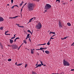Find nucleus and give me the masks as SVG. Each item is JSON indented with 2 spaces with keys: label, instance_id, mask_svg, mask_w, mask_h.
<instances>
[{
  "label": "nucleus",
  "instance_id": "f03ea898",
  "mask_svg": "<svg viewBox=\"0 0 74 74\" xmlns=\"http://www.w3.org/2000/svg\"><path fill=\"white\" fill-rule=\"evenodd\" d=\"M51 8V5H49V4H47L46 5L45 7V10H48L49 9H50Z\"/></svg>",
  "mask_w": 74,
  "mask_h": 74
},
{
  "label": "nucleus",
  "instance_id": "6e6552de",
  "mask_svg": "<svg viewBox=\"0 0 74 74\" xmlns=\"http://www.w3.org/2000/svg\"><path fill=\"white\" fill-rule=\"evenodd\" d=\"M42 66V65L41 64H38V66H37L36 67H35V68H37V67H41Z\"/></svg>",
  "mask_w": 74,
  "mask_h": 74
},
{
  "label": "nucleus",
  "instance_id": "680f3d73",
  "mask_svg": "<svg viewBox=\"0 0 74 74\" xmlns=\"http://www.w3.org/2000/svg\"><path fill=\"white\" fill-rule=\"evenodd\" d=\"M42 51L44 53V50H43Z\"/></svg>",
  "mask_w": 74,
  "mask_h": 74
},
{
  "label": "nucleus",
  "instance_id": "39448f33",
  "mask_svg": "<svg viewBox=\"0 0 74 74\" xmlns=\"http://www.w3.org/2000/svg\"><path fill=\"white\" fill-rule=\"evenodd\" d=\"M11 47H12V48H13V49H17L18 47V46H17V45L15 44L12 45Z\"/></svg>",
  "mask_w": 74,
  "mask_h": 74
},
{
  "label": "nucleus",
  "instance_id": "0e129e2a",
  "mask_svg": "<svg viewBox=\"0 0 74 74\" xmlns=\"http://www.w3.org/2000/svg\"><path fill=\"white\" fill-rule=\"evenodd\" d=\"M7 5H8V6H9V5H10V4H7Z\"/></svg>",
  "mask_w": 74,
  "mask_h": 74
},
{
  "label": "nucleus",
  "instance_id": "4c0bfd02",
  "mask_svg": "<svg viewBox=\"0 0 74 74\" xmlns=\"http://www.w3.org/2000/svg\"><path fill=\"white\" fill-rule=\"evenodd\" d=\"M46 45V43H44L43 44H41V45Z\"/></svg>",
  "mask_w": 74,
  "mask_h": 74
},
{
  "label": "nucleus",
  "instance_id": "b1692460",
  "mask_svg": "<svg viewBox=\"0 0 74 74\" xmlns=\"http://www.w3.org/2000/svg\"><path fill=\"white\" fill-rule=\"evenodd\" d=\"M0 29L1 30H2L3 29V27H1L0 28Z\"/></svg>",
  "mask_w": 74,
  "mask_h": 74
},
{
  "label": "nucleus",
  "instance_id": "2eb2a0df",
  "mask_svg": "<svg viewBox=\"0 0 74 74\" xmlns=\"http://www.w3.org/2000/svg\"><path fill=\"white\" fill-rule=\"evenodd\" d=\"M31 19L32 20H33V21H34V20H35V19H36V17H34L31 18Z\"/></svg>",
  "mask_w": 74,
  "mask_h": 74
},
{
  "label": "nucleus",
  "instance_id": "4be33fe9",
  "mask_svg": "<svg viewBox=\"0 0 74 74\" xmlns=\"http://www.w3.org/2000/svg\"><path fill=\"white\" fill-rule=\"evenodd\" d=\"M32 74H37V73H36L33 71H32Z\"/></svg>",
  "mask_w": 74,
  "mask_h": 74
},
{
  "label": "nucleus",
  "instance_id": "0eeeda50",
  "mask_svg": "<svg viewBox=\"0 0 74 74\" xmlns=\"http://www.w3.org/2000/svg\"><path fill=\"white\" fill-rule=\"evenodd\" d=\"M4 21V18L3 17L0 16V22H3Z\"/></svg>",
  "mask_w": 74,
  "mask_h": 74
},
{
  "label": "nucleus",
  "instance_id": "a878e982",
  "mask_svg": "<svg viewBox=\"0 0 74 74\" xmlns=\"http://www.w3.org/2000/svg\"><path fill=\"white\" fill-rule=\"evenodd\" d=\"M32 18H31L29 20V22H31V21H32Z\"/></svg>",
  "mask_w": 74,
  "mask_h": 74
},
{
  "label": "nucleus",
  "instance_id": "412c9836",
  "mask_svg": "<svg viewBox=\"0 0 74 74\" xmlns=\"http://www.w3.org/2000/svg\"><path fill=\"white\" fill-rule=\"evenodd\" d=\"M40 61L41 64H42V65H44V64L42 63V61H41V60H40Z\"/></svg>",
  "mask_w": 74,
  "mask_h": 74
},
{
  "label": "nucleus",
  "instance_id": "f704fd0d",
  "mask_svg": "<svg viewBox=\"0 0 74 74\" xmlns=\"http://www.w3.org/2000/svg\"><path fill=\"white\" fill-rule=\"evenodd\" d=\"M29 41L31 42V40L30 39V38H29Z\"/></svg>",
  "mask_w": 74,
  "mask_h": 74
},
{
  "label": "nucleus",
  "instance_id": "9b49d317",
  "mask_svg": "<svg viewBox=\"0 0 74 74\" xmlns=\"http://www.w3.org/2000/svg\"><path fill=\"white\" fill-rule=\"evenodd\" d=\"M55 34V32H50L49 34Z\"/></svg>",
  "mask_w": 74,
  "mask_h": 74
},
{
  "label": "nucleus",
  "instance_id": "f257e3e1",
  "mask_svg": "<svg viewBox=\"0 0 74 74\" xmlns=\"http://www.w3.org/2000/svg\"><path fill=\"white\" fill-rule=\"evenodd\" d=\"M34 4L30 3L27 5V9L28 11H32L34 10Z\"/></svg>",
  "mask_w": 74,
  "mask_h": 74
},
{
  "label": "nucleus",
  "instance_id": "4468645a",
  "mask_svg": "<svg viewBox=\"0 0 74 74\" xmlns=\"http://www.w3.org/2000/svg\"><path fill=\"white\" fill-rule=\"evenodd\" d=\"M22 64H17L16 65V66H21V65H22Z\"/></svg>",
  "mask_w": 74,
  "mask_h": 74
},
{
  "label": "nucleus",
  "instance_id": "69168bd1",
  "mask_svg": "<svg viewBox=\"0 0 74 74\" xmlns=\"http://www.w3.org/2000/svg\"><path fill=\"white\" fill-rule=\"evenodd\" d=\"M62 4H64V5H65V3H64Z\"/></svg>",
  "mask_w": 74,
  "mask_h": 74
},
{
  "label": "nucleus",
  "instance_id": "c03bdc74",
  "mask_svg": "<svg viewBox=\"0 0 74 74\" xmlns=\"http://www.w3.org/2000/svg\"><path fill=\"white\" fill-rule=\"evenodd\" d=\"M47 12V10H45L44 11V13H45V12Z\"/></svg>",
  "mask_w": 74,
  "mask_h": 74
},
{
  "label": "nucleus",
  "instance_id": "052dcab7",
  "mask_svg": "<svg viewBox=\"0 0 74 74\" xmlns=\"http://www.w3.org/2000/svg\"><path fill=\"white\" fill-rule=\"evenodd\" d=\"M17 62H16V63H15V64H16V65H17Z\"/></svg>",
  "mask_w": 74,
  "mask_h": 74
},
{
  "label": "nucleus",
  "instance_id": "c85d7f7f",
  "mask_svg": "<svg viewBox=\"0 0 74 74\" xmlns=\"http://www.w3.org/2000/svg\"><path fill=\"white\" fill-rule=\"evenodd\" d=\"M14 7H18V6L17 5H14Z\"/></svg>",
  "mask_w": 74,
  "mask_h": 74
},
{
  "label": "nucleus",
  "instance_id": "7c9ffc66",
  "mask_svg": "<svg viewBox=\"0 0 74 74\" xmlns=\"http://www.w3.org/2000/svg\"><path fill=\"white\" fill-rule=\"evenodd\" d=\"M13 1H14V0H11V2L12 3H12H13Z\"/></svg>",
  "mask_w": 74,
  "mask_h": 74
},
{
  "label": "nucleus",
  "instance_id": "cd10ccee",
  "mask_svg": "<svg viewBox=\"0 0 74 74\" xmlns=\"http://www.w3.org/2000/svg\"><path fill=\"white\" fill-rule=\"evenodd\" d=\"M27 64H26L25 65V68H26V67H27Z\"/></svg>",
  "mask_w": 74,
  "mask_h": 74
},
{
  "label": "nucleus",
  "instance_id": "a211bd4d",
  "mask_svg": "<svg viewBox=\"0 0 74 74\" xmlns=\"http://www.w3.org/2000/svg\"><path fill=\"white\" fill-rule=\"evenodd\" d=\"M47 45H50V43L49 42V41L47 43Z\"/></svg>",
  "mask_w": 74,
  "mask_h": 74
},
{
  "label": "nucleus",
  "instance_id": "ddd939ff",
  "mask_svg": "<svg viewBox=\"0 0 74 74\" xmlns=\"http://www.w3.org/2000/svg\"><path fill=\"white\" fill-rule=\"evenodd\" d=\"M67 25L68 26H71V24H70V23H67Z\"/></svg>",
  "mask_w": 74,
  "mask_h": 74
},
{
  "label": "nucleus",
  "instance_id": "8fccbe9b",
  "mask_svg": "<svg viewBox=\"0 0 74 74\" xmlns=\"http://www.w3.org/2000/svg\"><path fill=\"white\" fill-rule=\"evenodd\" d=\"M71 71H74V69H72L71 70Z\"/></svg>",
  "mask_w": 74,
  "mask_h": 74
},
{
  "label": "nucleus",
  "instance_id": "9d476101",
  "mask_svg": "<svg viewBox=\"0 0 74 74\" xmlns=\"http://www.w3.org/2000/svg\"><path fill=\"white\" fill-rule=\"evenodd\" d=\"M10 44H12V42H14V40H12L11 39H10Z\"/></svg>",
  "mask_w": 74,
  "mask_h": 74
},
{
  "label": "nucleus",
  "instance_id": "4d7b16f0",
  "mask_svg": "<svg viewBox=\"0 0 74 74\" xmlns=\"http://www.w3.org/2000/svg\"><path fill=\"white\" fill-rule=\"evenodd\" d=\"M36 1H39V0H36Z\"/></svg>",
  "mask_w": 74,
  "mask_h": 74
},
{
  "label": "nucleus",
  "instance_id": "de8ad7c7",
  "mask_svg": "<svg viewBox=\"0 0 74 74\" xmlns=\"http://www.w3.org/2000/svg\"><path fill=\"white\" fill-rule=\"evenodd\" d=\"M29 38V37H27H27L25 38L26 40L27 39V38Z\"/></svg>",
  "mask_w": 74,
  "mask_h": 74
},
{
  "label": "nucleus",
  "instance_id": "e2e57ef3",
  "mask_svg": "<svg viewBox=\"0 0 74 74\" xmlns=\"http://www.w3.org/2000/svg\"><path fill=\"white\" fill-rule=\"evenodd\" d=\"M43 49H45V48H43Z\"/></svg>",
  "mask_w": 74,
  "mask_h": 74
},
{
  "label": "nucleus",
  "instance_id": "6ab92c4d",
  "mask_svg": "<svg viewBox=\"0 0 74 74\" xmlns=\"http://www.w3.org/2000/svg\"><path fill=\"white\" fill-rule=\"evenodd\" d=\"M26 4H27V3H25V4L22 6V8H23V7H24L25 6V5H26Z\"/></svg>",
  "mask_w": 74,
  "mask_h": 74
},
{
  "label": "nucleus",
  "instance_id": "473e14b6",
  "mask_svg": "<svg viewBox=\"0 0 74 74\" xmlns=\"http://www.w3.org/2000/svg\"><path fill=\"white\" fill-rule=\"evenodd\" d=\"M68 37L67 36H66V37H65L64 38V39H66V38H67Z\"/></svg>",
  "mask_w": 74,
  "mask_h": 74
},
{
  "label": "nucleus",
  "instance_id": "603ef678",
  "mask_svg": "<svg viewBox=\"0 0 74 74\" xmlns=\"http://www.w3.org/2000/svg\"><path fill=\"white\" fill-rule=\"evenodd\" d=\"M15 35H16V34H14V38H15Z\"/></svg>",
  "mask_w": 74,
  "mask_h": 74
},
{
  "label": "nucleus",
  "instance_id": "774afa93",
  "mask_svg": "<svg viewBox=\"0 0 74 74\" xmlns=\"http://www.w3.org/2000/svg\"><path fill=\"white\" fill-rule=\"evenodd\" d=\"M56 74H62V73L59 74V73H56Z\"/></svg>",
  "mask_w": 74,
  "mask_h": 74
},
{
  "label": "nucleus",
  "instance_id": "864d4df0",
  "mask_svg": "<svg viewBox=\"0 0 74 74\" xmlns=\"http://www.w3.org/2000/svg\"><path fill=\"white\" fill-rule=\"evenodd\" d=\"M11 18V19H12V17H9V18L10 19V18Z\"/></svg>",
  "mask_w": 74,
  "mask_h": 74
},
{
  "label": "nucleus",
  "instance_id": "5fc2aeb1",
  "mask_svg": "<svg viewBox=\"0 0 74 74\" xmlns=\"http://www.w3.org/2000/svg\"><path fill=\"white\" fill-rule=\"evenodd\" d=\"M55 35H56V34H54V35L53 36H52V37H53L54 36H55Z\"/></svg>",
  "mask_w": 74,
  "mask_h": 74
},
{
  "label": "nucleus",
  "instance_id": "ea45409f",
  "mask_svg": "<svg viewBox=\"0 0 74 74\" xmlns=\"http://www.w3.org/2000/svg\"><path fill=\"white\" fill-rule=\"evenodd\" d=\"M14 38H15L14 37H12L11 38V39L12 40V39H14Z\"/></svg>",
  "mask_w": 74,
  "mask_h": 74
},
{
  "label": "nucleus",
  "instance_id": "2f4dec72",
  "mask_svg": "<svg viewBox=\"0 0 74 74\" xmlns=\"http://www.w3.org/2000/svg\"><path fill=\"white\" fill-rule=\"evenodd\" d=\"M19 27H22L23 28V27H24V26H19Z\"/></svg>",
  "mask_w": 74,
  "mask_h": 74
},
{
  "label": "nucleus",
  "instance_id": "e433bc0d",
  "mask_svg": "<svg viewBox=\"0 0 74 74\" xmlns=\"http://www.w3.org/2000/svg\"><path fill=\"white\" fill-rule=\"evenodd\" d=\"M16 25H17L18 26V27H19V26H20L19 25H20L19 24H16Z\"/></svg>",
  "mask_w": 74,
  "mask_h": 74
},
{
  "label": "nucleus",
  "instance_id": "20e7f679",
  "mask_svg": "<svg viewBox=\"0 0 74 74\" xmlns=\"http://www.w3.org/2000/svg\"><path fill=\"white\" fill-rule=\"evenodd\" d=\"M36 27H37V29H41L42 27V25H41V23H38L36 25Z\"/></svg>",
  "mask_w": 74,
  "mask_h": 74
},
{
  "label": "nucleus",
  "instance_id": "72a5a7b5",
  "mask_svg": "<svg viewBox=\"0 0 74 74\" xmlns=\"http://www.w3.org/2000/svg\"><path fill=\"white\" fill-rule=\"evenodd\" d=\"M14 17V19H15V18H17V17H18V16H16Z\"/></svg>",
  "mask_w": 74,
  "mask_h": 74
},
{
  "label": "nucleus",
  "instance_id": "58836bf2",
  "mask_svg": "<svg viewBox=\"0 0 74 74\" xmlns=\"http://www.w3.org/2000/svg\"><path fill=\"white\" fill-rule=\"evenodd\" d=\"M14 8V5L12 7H11V9H12V8Z\"/></svg>",
  "mask_w": 74,
  "mask_h": 74
},
{
  "label": "nucleus",
  "instance_id": "3c124183",
  "mask_svg": "<svg viewBox=\"0 0 74 74\" xmlns=\"http://www.w3.org/2000/svg\"><path fill=\"white\" fill-rule=\"evenodd\" d=\"M22 4L21 3L20 4V6H22Z\"/></svg>",
  "mask_w": 74,
  "mask_h": 74
},
{
  "label": "nucleus",
  "instance_id": "49530a36",
  "mask_svg": "<svg viewBox=\"0 0 74 74\" xmlns=\"http://www.w3.org/2000/svg\"><path fill=\"white\" fill-rule=\"evenodd\" d=\"M74 44L73 43L71 45V46H74Z\"/></svg>",
  "mask_w": 74,
  "mask_h": 74
},
{
  "label": "nucleus",
  "instance_id": "09e8293b",
  "mask_svg": "<svg viewBox=\"0 0 74 74\" xmlns=\"http://www.w3.org/2000/svg\"><path fill=\"white\" fill-rule=\"evenodd\" d=\"M23 9V8H21V12H22V11Z\"/></svg>",
  "mask_w": 74,
  "mask_h": 74
},
{
  "label": "nucleus",
  "instance_id": "aec40b11",
  "mask_svg": "<svg viewBox=\"0 0 74 74\" xmlns=\"http://www.w3.org/2000/svg\"><path fill=\"white\" fill-rule=\"evenodd\" d=\"M23 41L25 44H27V42H26L25 40H24Z\"/></svg>",
  "mask_w": 74,
  "mask_h": 74
},
{
  "label": "nucleus",
  "instance_id": "1a4fd4ad",
  "mask_svg": "<svg viewBox=\"0 0 74 74\" xmlns=\"http://www.w3.org/2000/svg\"><path fill=\"white\" fill-rule=\"evenodd\" d=\"M45 52L47 54H49V53H50L49 51L47 50L45 51Z\"/></svg>",
  "mask_w": 74,
  "mask_h": 74
},
{
  "label": "nucleus",
  "instance_id": "bf43d9fd",
  "mask_svg": "<svg viewBox=\"0 0 74 74\" xmlns=\"http://www.w3.org/2000/svg\"><path fill=\"white\" fill-rule=\"evenodd\" d=\"M36 50H40V49H36Z\"/></svg>",
  "mask_w": 74,
  "mask_h": 74
},
{
  "label": "nucleus",
  "instance_id": "c9c22d12",
  "mask_svg": "<svg viewBox=\"0 0 74 74\" xmlns=\"http://www.w3.org/2000/svg\"><path fill=\"white\" fill-rule=\"evenodd\" d=\"M10 34H5V35H6V36H8V35H10Z\"/></svg>",
  "mask_w": 74,
  "mask_h": 74
},
{
  "label": "nucleus",
  "instance_id": "c756f323",
  "mask_svg": "<svg viewBox=\"0 0 74 74\" xmlns=\"http://www.w3.org/2000/svg\"><path fill=\"white\" fill-rule=\"evenodd\" d=\"M53 37H51V38H50V39H52V40H53V39H54V38H52Z\"/></svg>",
  "mask_w": 74,
  "mask_h": 74
},
{
  "label": "nucleus",
  "instance_id": "f3484780",
  "mask_svg": "<svg viewBox=\"0 0 74 74\" xmlns=\"http://www.w3.org/2000/svg\"><path fill=\"white\" fill-rule=\"evenodd\" d=\"M41 50V51H42L43 50V48L42 47H40V50Z\"/></svg>",
  "mask_w": 74,
  "mask_h": 74
},
{
  "label": "nucleus",
  "instance_id": "13d9d810",
  "mask_svg": "<svg viewBox=\"0 0 74 74\" xmlns=\"http://www.w3.org/2000/svg\"><path fill=\"white\" fill-rule=\"evenodd\" d=\"M59 0H56V2H57V1H59Z\"/></svg>",
  "mask_w": 74,
  "mask_h": 74
},
{
  "label": "nucleus",
  "instance_id": "37998d69",
  "mask_svg": "<svg viewBox=\"0 0 74 74\" xmlns=\"http://www.w3.org/2000/svg\"><path fill=\"white\" fill-rule=\"evenodd\" d=\"M16 40H18V39H19V38L17 37L16 38Z\"/></svg>",
  "mask_w": 74,
  "mask_h": 74
},
{
  "label": "nucleus",
  "instance_id": "a18cd8bd",
  "mask_svg": "<svg viewBox=\"0 0 74 74\" xmlns=\"http://www.w3.org/2000/svg\"><path fill=\"white\" fill-rule=\"evenodd\" d=\"M16 38L14 40V42H16Z\"/></svg>",
  "mask_w": 74,
  "mask_h": 74
},
{
  "label": "nucleus",
  "instance_id": "f8f14e48",
  "mask_svg": "<svg viewBox=\"0 0 74 74\" xmlns=\"http://www.w3.org/2000/svg\"><path fill=\"white\" fill-rule=\"evenodd\" d=\"M31 53H32V54H33V53H34V51H33V49H31Z\"/></svg>",
  "mask_w": 74,
  "mask_h": 74
},
{
  "label": "nucleus",
  "instance_id": "5701e85b",
  "mask_svg": "<svg viewBox=\"0 0 74 74\" xmlns=\"http://www.w3.org/2000/svg\"><path fill=\"white\" fill-rule=\"evenodd\" d=\"M8 61H9V62H10L11 61V59H8Z\"/></svg>",
  "mask_w": 74,
  "mask_h": 74
},
{
  "label": "nucleus",
  "instance_id": "a19ab883",
  "mask_svg": "<svg viewBox=\"0 0 74 74\" xmlns=\"http://www.w3.org/2000/svg\"><path fill=\"white\" fill-rule=\"evenodd\" d=\"M23 3H24L23 1H22V2H21V4H22H22H23Z\"/></svg>",
  "mask_w": 74,
  "mask_h": 74
},
{
  "label": "nucleus",
  "instance_id": "dca6fc26",
  "mask_svg": "<svg viewBox=\"0 0 74 74\" xmlns=\"http://www.w3.org/2000/svg\"><path fill=\"white\" fill-rule=\"evenodd\" d=\"M29 36H30V34H29L27 35V37H28V38H29L30 37H29Z\"/></svg>",
  "mask_w": 74,
  "mask_h": 74
},
{
  "label": "nucleus",
  "instance_id": "338daca9",
  "mask_svg": "<svg viewBox=\"0 0 74 74\" xmlns=\"http://www.w3.org/2000/svg\"><path fill=\"white\" fill-rule=\"evenodd\" d=\"M51 74H56V73H52Z\"/></svg>",
  "mask_w": 74,
  "mask_h": 74
},
{
  "label": "nucleus",
  "instance_id": "7ed1b4c3",
  "mask_svg": "<svg viewBox=\"0 0 74 74\" xmlns=\"http://www.w3.org/2000/svg\"><path fill=\"white\" fill-rule=\"evenodd\" d=\"M63 64L64 66H69L70 65V64L68 63V62L65 60V59H64L63 60Z\"/></svg>",
  "mask_w": 74,
  "mask_h": 74
},
{
  "label": "nucleus",
  "instance_id": "6e6d98bb",
  "mask_svg": "<svg viewBox=\"0 0 74 74\" xmlns=\"http://www.w3.org/2000/svg\"><path fill=\"white\" fill-rule=\"evenodd\" d=\"M38 45V46H39L40 45H41V44L38 45Z\"/></svg>",
  "mask_w": 74,
  "mask_h": 74
},
{
  "label": "nucleus",
  "instance_id": "bb28decb",
  "mask_svg": "<svg viewBox=\"0 0 74 74\" xmlns=\"http://www.w3.org/2000/svg\"><path fill=\"white\" fill-rule=\"evenodd\" d=\"M27 32H28V33H31V31H30V30H29L27 31Z\"/></svg>",
  "mask_w": 74,
  "mask_h": 74
},
{
  "label": "nucleus",
  "instance_id": "79ce46f5",
  "mask_svg": "<svg viewBox=\"0 0 74 74\" xmlns=\"http://www.w3.org/2000/svg\"><path fill=\"white\" fill-rule=\"evenodd\" d=\"M23 3H24L23 1H22V2H21V4H22H22H23Z\"/></svg>",
  "mask_w": 74,
  "mask_h": 74
},
{
  "label": "nucleus",
  "instance_id": "423d86ee",
  "mask_svg": "<svg viewBox=\"0 0 74 74\" xmlns=\"http://www.w3.org/2000/svg\"><path fill=\"white\" fill-rule=\"evenodd\" d=\"M58 24H59V26L60 27H62V25H61V23L60 21H59Z\"/></svg>",
  "mask_w": 74,
  "mask_h": 74
},
{
  "label": "nucleus",
  "instance_id": "393cba45",
  "mask_svg": "<svg viewBox=\"0 0 74 74\" xmlns=\"http://www.w3.org/2000/svg\"><path fill=\"white\" fill-rule=\"evenodd\" d=\"M8 32H9V31H6L5 32V34H6V33H8Z\"/></svg>",
  "mask_w": 74,
  "mask_h": 74
}]
</instances>
